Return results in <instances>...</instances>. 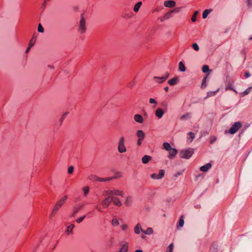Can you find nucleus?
<instances>
[{
  "instance_id": "obj_37",
  "label": "nucleus",
  "mask_w": 252,
  "mask_h": 252,
  "mask_svg": "<svg viewBox=\"0 0 252 252\" xmlns=\"http://www.w3.org/2000/svg\"><path fill=\"white\" fill-rule=\"evenodd\" d=\"M105 193L108 195V197H114V190H110L108 191H105Z\"/></svg>"
},
{
  "instance_id": "obj_38",
  "label": "nucleus",
  "mask_w": 252,
  "mask_h": 252,
  "mask_svg": "<svg viewBox=\"0 0 252 252\" xmlns=\"http://www.w3.org/2000/svg\"><path fill=\"white\" fill-rule=\"evenodd\" d=\"M198 13H199L198 11H195V12L194 13L193 15L192 16V17H191L192 22H194L196 21V17H197V15H198Z\"/></svg>"
},
{
  "instance_id": "obj_64",
  "label": "nucleus",
  "mask_w": 252,
  "mask_h": 252,
  "mask_svg": "<svg viewBox=\"0 0 252 252\" xmlns=\"http://www.w3.org/2000/svg\"><path fill=\"white\" fill-rule=\"evenodd\" d=\"M135 252H143L141 250H137L135 251Z\"/></svg>"
},
{
  "instance_id": "obj_5",
  "label": "nucleus",
  "mask_w": 252,
  "mask_h": 252,
  "mask_svg": "<svg viewBox=\"0 0 252 252\" xmlns=\"http://www.w3.org/2000/svg\"><path fill=\"white\" fill-rule=\"evenodd\" d=\"M242 123L240 122L234 123L229 129V133L231 134H235L241 127Z\"/></svg>"
},
{
  "instance_id": "obj_31",
  "label": "nucleus",
  "mask_w": 252,
  "mask_h": 252,
  "mask_svg": "<svg viewBox=\"0 0 252 252\" xmlns=\"http://www.w3.org/2000/svg\"><path fill=\"white\" fill-rule=\"evenodd\" d=\"M142 3L141 1H139L137 2L134 7L133 10L134 12H137L138 11L141 5H142Z\"/></svg>"
},
{
  "instance_id": "obj_10",
  "label": "nucleus",
  "mask_w": 252,
  "mask_h": 252,
  "mask_svg": "<svg viewBox=\"0 0 252 252\" xmlns=\"http://www.w3.org/2000/svg\"><path fill=\"white\" fill-rule=\"evenodd\" d=\"M168 152L169 155L168 156V158L170 159L174 158L178 153L177 150L173 148L172 149H171V151H169Z\"/></svg>"
},
{
  "instance_id": "obj_4",
  "label": "nucleus",
  "mask_w": 252,
  "mask_h": 252,
  "mask_svg": "<svg viewBox=\"0 0 252 252\" xmlns=\"http://www.w3.org/2000/svg\"><path fill=\"white\" fill-rule=\"evenodd\" d=\"M125 142V138L124 137H121L119 139L118 145V151L120 153H124L126 151Z\"/></svg>"
},
{
  "instance_id": "obj_42",
  "label": "nucleus",
  "mask_w": 252,
  "mask_h": 252,
  "mask_svg": "<svg viewBox=\"0 0 252 252\" xmlns=\"http://www.w3.org/2000/svg\"><path fill=\"white\" fill-rule=\"evenodd\" d=\"M174 248V245L173 243L170 244L168 248H167L166 252H173V249Z\"/></svg>"
},
{
  "instance_id": "obj_62",
  "label": "nucleus",
  "mask_w": 252,
  "mask_h": 252,
  "mask_svg": "<svg viewBox=\"0 0 252 252\" xmlns=\"http://www.w3.org/2000/svg\"><path fill=\"white\" fill-rule=\"evenodd\" d=\"M142 141L143 140H140V139H138V140H137V145L138 146H141V144H142Z\"/></svg>"
},
{
  "instance_id": "obj_32",
  "label": "nucleus",
  "mask_w": 252,
  "mask_h": 252,
  "mask_svg": "<svg viewBox=\"0 0 252 252\" xmlns=\"http://www.w3.org/2000/svg\"><path fill=\"white\" fill-rule=\"evenodd\" d=\"M82 190L84 193V196L86 197L89 192L90 188L88 186H85L82 188Z\"/></svg>"
},
{
  "instance_id": "obj_7",
  "label": "nucleus",
  "mask_w": 252,
  "mask_h": 252,
  "mask_svg": "<svg viewBox=\"0 0 252 252\" xmlns=\"http://www.w3.org/2000/svg\"><path fill=\"white\" fill-rule=\"evenodd\" d=\"M111 202V197H107L102 201L101 204L103 206L104 208H107Z\"/></svg>"
},
{
  "instance_id": "obj_11",
  "label": "nucleus",
  "mask_w": 252,
  "mask_h": 252,
  "mask_svg": "<svg viewBox=\"0 0 252 252\" xmlns=\"http://www.w3.org/2000/svg\"><path fill=\"white\" fill-rule=\"evenodd\" d=\"M164 5L167 7H173L176 5V2L173 0H166L164 2Z\"/></svg>"
},
{
  "instance_id": "obj_50",
  "label": "nucleus",
  "mask_w": 252,
  "mask_h": 252,
  "mask_svg": "<svg viewBox=\"0 0 252 252\" xmlns=\"http://www.w3.org/2000/svg\"><path fill=\"white\" fill-rule=\"evenodd\" d=\"M34 45V43H29V46L26 50V53L27 54L30 51L31 48Z\"/></svg>"
},
{
  "instance_id": "obj_58",
  "label": "nucleus",
  "mask_w": 252,
  "mask_h": 252,
  "mask_svg": "<svg viewBox=\"0 0 252 252\" xmlns=\"http://www.w3.org/2000/svg\"><path fill=\"white\" fill-rule=\"evenodd\" d=\"M114 179L113 177L104 178L105 181H108Z\"/></svg>"
},
{
  "instance_id": "obj_21",
  "label": "nucleus",
  "mask_w": 252,
  "mask_h": 252,
  "mask_svg": "<svg viewBox=\"0 0 252 252\" xmlns=\"http://www.w3.org/2000/svg\"><path fill=\"white\" fill-rule=\"evenodd\" d=\"M184 216H181L179 219L178 224L177 226V228L178 229H180V228L184 226Z\"/></svg>"
},
{
  "instance_id": "obj_8",
  "label": "nucleus",
  "mask_w": 252,
  "mask_h": 252,
  "mask_svg": "<svg viewBox=\"0 0 252 252\" xmlns=\"http://www.w3.org/2000/svg\"><path fill=\"white\" fill-rule=\"evenodd\" d=\"M84 204L79 205L78 206H75L73 209V212L71 217H74L79 211L83 207Z\"/></svg>"
},
{
  "instance_id": "obj_23",
  "label": "nucleus",
  "mask_w": 252,
  "mask_h": 252,
  "mask_svg": "<svg viewBox=\"0 0 252 252\" xmlns=\"http://www.w3.org/2000/svg\"><path fill=\"white\" fill-rule=\"evenodd\" d=\"M191 117V113H187L185 114L182 115L180 117V119L181 120H187L190 119Z\"/></svg>"
},
{
  "instance_id": "obj_1",
  "label": "nucleus",
  "mask_w": 252,
  "mask_h": 252,
  "mask_svg": "<svg viewBox=\"0 0 252 252\" xmlns=\"http://www.w3.org/2000/svg\"><path fill=\"white\" fill-rule=\"evenodd\" d=\"M87 31L86 20L83 17V14L81 15V18L79 23L78 32L80 34H84Z\"/></svg>"
},
{
  "instance_id": "obj_40",
  "label": "nucleus",
  "mask_w": 252,
  "mask_h": 252,
  "mask_svg": "<svg viewBox=\"0 0 252 252\" xmlns=\"http://www.w3.org/2000/svg\"><path fill=\"white\" fill-rule=\"evenodd\" d=\"M89 179L93 181H97L98 177L95 175H91L89 176Z\"/></svg>"
},
{
  "instance_id": "obj_56",
  "label": "nucleus",
  "mask_w": 252,
  "mask_h": 252,
  "mask_svg": "<svg viewBox=\"0 0 252 252\" xmlns=\"http://www.w3.org/2000/svg\"><path fill=\"white\" fill-rule=\"evenodd\" d=\"M47 1H46V0H44V2L43 3L42 5V8L43 10H44L45 8V6H46V3L47 2Z\"/></svg>"
},
{
  "instance_id": "obj_51",
  "label": "nucleus",
  "mask_w": 252,
  "mask_h": 252,
  "mask_svg": "<svg viewBox=\"0 0 252 252\" xmlns=\"http://www.w3.org/2000/svg\"><path fill=\"white\" fill-rule=\"evenodd\" d=\"M217 140V137L214 136H212L211 137V138H210V142L211 144H213Z\"/></svg>"
},
{
  "instance_id": "obj_63",
  "label": "nucleus",
  "mask_w": 252,
  "mask_h": 252,
  "mask_svg": "<svg viewBox=\"0 0 252 252\" xmlns=\"http://www.w3.org/2000/svg\"><path fill=\"white\" fill-rule=\"evenodd\" d=\"M168 87H165L164 88V90H165V92H168Z\"/></svg>"
},
{
  "instance_id": "obj_25",
  "label": "nucleus",
  "mask_w": 252,
  "mask_h": 252,
  "mask_svg": "<svg viewBox=\"0 0 252 252\" xmlns=\"http://www.w3.org/2000/svg\"><path fill=\"white\" fill-rule=\"evenodd\" d=\"M141 231L146 235H151L153 233V230L151 227H148L146 230L141 229Z\"/></svg>"
},
{
  "instance_id": "obj_61",
  "label": "nucleus",
  "mask_w": 252,
  "mask_h": 252,
  "mask_svg": "<svg viewBox=\"0 0 252 252\" xmlns=\"http://www.w3.org/2000/svg\"><path fill=\"white\" fill-rule=\"evenodd\" d=\"M245 76L246 77L248 78L251 76V75L249 72H247L245 73Z\"/></svg>"
},
{
  "instance_id": "obj_26",
  "label": "nucleus",
  "mask_w": 252,
  "mask_h": 252,
  "mask_svg": "<svg viewBox=\"0 0 252 252\" xmlns=\"http://www.w3.org/2000/svg\"><path fill=\"white\" fill-rule=\"evenodd\" d=\"M218 91L219 89L213 92H208L207 94V96L204 98V99H207L209 97L215 95Z\"/></svg>"
},
{
  "instance_id": "obj_14",
  "label": "nucleus",
  "mask_w": 252,
  "mask_h": 252,
  "mask_svg": "<svg viewBox=\"0 0 252 252\" xmlns=\"http://www.w3.org/2000/svg\"><path fill=\"white\" fill-rule=\"evenodd\" d=\"M164 113V111L161 108H158L155 112L156 116L159 119L162 118Z\"/></svg>"
},
{
  "instance_id": "obj_46",
  "label": "nucleus",
  "mask_w": 252,
  "mask_h": 252,
  "mask_svg": "<svg viewBox=\"0 0 252 252\" xmlns=\"http://www.w3.org/2000/svg\"><path fill=\"white\" fill-rule=\"evenodd\" d=\"M192 47L196 51H198L199 50V46L198 45V44L196 43H193L192 45Z\"/></svg>"
},
{
  "instance_id": "obj_12",
  "label": "nucleus",
  "mask_w": 252,
  "mask_h": 252,
  "mask_svg": "<svg viewBox=\"0 0 252 252\" xmlns=\"http://www.w3.org/2000/svg\"><path fill=\"white\" fill-rule=\"evenodd\" d=\"M174 10H171L169 12L166 13L163 17L160 18L161 22H163L165 20L168 19L171 17V14L173 13Z\"/></svg>"
},
{
  "instance_id": "obj_27",
  "label": "nucleus",
  "mask_w": 252,
  "mask_h": 252,
  "mask_svg": "<svg viewBox=\"0 0 252 252\" xmlns=\"http://www.w3.org/2000/svg\"><path fill=\"white\" fill-rule=\"evenodd\" d=\"M128 250V243H126L123 245L121 249L120 250L119 252H127Z\"/></svg>"
},
{
  "instance_id": "obj_24",
  "label": "nucleus",
  "mask_w": 252,
  "mask_h": 252,
  "mask_svg": "<svg viewBox=\"0 0 252 252\" xmlns=\"http://www.w3.org/2000/svg\"><path fill=\"white\" fill-rule=\"evenodd\" d=\"M141 229H142L141 227V225L140 223H137L136 226L134 227V232L137 234H139L140 233V231H141Z\"/></svg>"
},
{
  "instance_id": "obj_33",
  "label": "nucleus",
  "mask_w": 252,
  "mask_h": 252,
  "mask_svg": "<svg viewBox=\"0 0 252 252\" xmlns=\"http://www.w3.org/2000/svg\"><path fill=\"white\" fill-rule=\"evenodd\" d=\"M114 195L124 196V192L122 190L116 189L114 190Z\"/></svg>"
},
{
  "instance_id": "obj_59",
  "label": "nucleus",
  "mask_w": 252,
  "mask_h": 252,
  "mask_svg": "<svg viewBox=\"0 0 252 252\" xmlns=\"http://www.w3.org/2000/svg\"><path fill=\"white\" fill-rule=\"evenodd\" d=\"M97 181H99V182H104L105 180H104V178H99V177H98Z\"/></svg>"
},
{
  "instance_id": "obj_20",
  "label": "nucleus",
  "mask_w": 252,
  "mask_h": 252,
  "mask_svg": "<svg viewBox=\"0 0 252 252\" xmlns=\"http://www.w3.org/2000/svg\"><path fill=\"white\" fill-rule=\"evenodd\" d=\"M74 227V224H70L69 226H68L65 231V233L66 235H70L72 233V230L73 228Z\"/></svg>"
},
{
  "instance_id": "obj_19",
  "label": "nucleus",
  "mask_w": 252,
  "mask_h": 252,
  "mask_svg": "<svg viewBox=\"0 0 252 252\" xmlns=\"http://www.w3.org/2000/svg\"><path fill=\"white\" fill-rule=\"evenodd\" d=\"M218 244L217 243H213L210 249L209 252H217Z\"/></svg>"
},
{
  "instance_id": "obj_34",
  "label": "nucleus",
  "mask_w": 252,
  "mask_h": 252,
  "mask_svg": "<svg viewBox=\"0 0 252 252\" xmlns=\"http://www.w3.org/2000/svg\"><path fill=\"white\" fill-rule=\"evenodd\" d=\"M233 90L234 91L236 92V91L233 89V88L232 87L231 83H230L229 82H228L226 83V86H225V90L227 91V90Z\"/></svg>"
},
{
  "instance_id": "obj_18",
  "label": "nucleus",
  "mask_w": 252,
  "mask_h": 252,
  "mask_svg": "<svg viewBox=\"0 0 252 252\" xmlns=\"http://www.w3.org/2000/svg\"><path fill=\"white\" fill-rule=\"evenodd\" d=\"M169 76V73H166V75L164 76H162L161 77H158V76H155L154 77V79H159L160 81H159V83H161L162 82H163L164 81H165L167 78H168Z\"/></svg>"
},
{
  "instance_id": "obj_17",
  "label": "nucleus",
  "mask_w": 252,
  "mask_h": 252,
  "mask_svg": "<svg viewBox=\"0 0 252 252\" xmlns=\"http://www.w3.org/2000/svg\"><path fill=\"white\" fill-rule=\"evenodd\" d=\"M111 198H112V202H113L115 205H116L118 206H122V204L118 197H111Z\"/></svg>"
},
{
  "instance_id": "obj_60",
  "label": "nucleus",
  "mask_w": 252,
  "mask_h": 252,
  "mask_svg": "<svg viewBox=\"0 0 252 252\" xmlns=\"http://www.w3.org/2000/svg\"><path fill=\"white\" fill-rule=\"evenodd\" d=\"M126 228H127V225L126 224H123L122 226V229L123 230H125Z\"/></svg>"
},
{
  "instance_id": "obj_43",
  "label": "nucleus",
  "mask_w": 252,
  "mask_h": 252,
  "mask_svg": "<svg viewBox=\"0 0 252 252\" xmlns=\"http://www.w3.org/2000/svg\"><path fill=\"white\" fill-rule=\"evenodd\" d=\"M112 224L114 226H116L118 225L119 224L118 220L116 219H113L112 220Z\"/></svg>"
},
{
  "instance_id": "obj_6",
  "label": "nucleus",
  "mask_w": 252,
  "mask_h": 252,
  "mask_svg": "<svg viewBox=\"0 0 252 252\" xmlns=\"http://www.w3.org/2000/svg\"><path fill=\"white\" fill-rule=\"evenodd\" d=\"M164 174V170L161 169L159 170L158 174L153 173L151 174V177L153 179H160L163 177Z\"/></svg>"
},
{
  "instance_id": "obj_55",
  "label": "nucleus",
  "mask_w": 252,
  "mask_h": 252,
  "mask_svg": "<svg viewBox=\"0 0 252 252\" xmlns=\"http://www.w3.org/2000/svg\"><path fill=\"white\" fill-rule=\"evenodd\" d=\"M246 2L249 7H252V0H247Z\"/></svg>"
},
{
  "instance_id": "obj_44",
  "label": "nucleus",
  "mask_w": 252,
  "mask_h": 252,
  "mask_svg": "<svg viewBox=\"0 0 252 252\" xmlns=\"http://www.w3.org/2000/svg\"><path fill=\"white\" fill-rule=\"evenodd\" d=\"M37 30L38 32L41 33H43L44 32V29L41 24L38 25Z\"/></svg>"
},
{
  "instance_id": "obj_57",
  "label": "nucleus",
  "mask_w": 252,
  "mask_h": 252,
  "mask_svg": "<svg viewBox=\"0 0 252 252\" xmlns=\"http://www.w3.org/2000/svg\"><path fill=\"white\" fill-rule=\"evenodd\" d=\"M182 174H183V171H179V172H177L175 174L174 176L178 177V176H180V175H182Z\"/></svg>"
},
{
  "instance_id": "obj_36",
  "label": "nucleus",
  "mask_w": 252,
  "mask_h": 252,
  "mask_svg": "<svg viewBox=\"0 0 252 252\" xmlns=\"http://www.w3.org/2000/svg\"><path fill=\"white\" fill-rule=\"evenodd\" d=\"M68 112H66L64 113L63 115L62 116L60 120V125L61 126L63 124V120H64L65 118L67 116Z\"/></svg>"
},
{
  "instance_id": "obj_53",
  "label": "nucleus",
  "mask_w": 252,
  "mask_h": 252,
  "mask_svg": "<svg viewBox=\"0 0 252 252\" xmlns=\"http://www.w3.org/2000/svg\"><path fill=\"white\" fill-rule=\"evenodd\" d=\"M121 177H122L121 173L120 172H117L115 173V176H113V178L114 179H116L117 178H119Z\"/></svg>"
},
{
  "instance_id": "obj_49",
  "label": "nucleus",
  "mask_w": 252,
  "mask_h": 252,
  "mask_svg": "<svg viewBox=\"0 0 252 252\" xmlns=\"http://www.w3.org/2000/svg\"><path fill=\"white\" fill-rule=\"evenodd\" d=\"M85 217H86V215H84L80 218H78L76 220V221L77 223H80L85 218Z\"/></svg>"
},
{
  "instance_id": "obj_52",
  "label": "nucleus",
  "mask_w": 252,
  "mask_h": 252,
  "mask_svg": "<svg viewBox=\"0 0 252 252\" xmlns=\"http://www.w3.org/2000/svg\"><path fill=\"white\" fill-rule=\"evenodd\" d=\"M74 167L72 166H70L68 168V174H71L73 172Z\"/></svg>"
},
{
  "instance_id": "obj_45",
  "label": "nucleus",
  "mask_w": 252,
  "mask_h": 252,
  "mask_svg": "<svg viewBox=\"0 0 252 252\" xmlns=\"http://www.w3.org/2000/svg\"><path fill=\"white\" fill-rule=\"evenodd\" d=\"M132 200V198L131 197H128L126 198V201H125V204L126 206H129L130 205V203Z\"/></svg>"
},
{
  "instance_id": "obj_22",
  "label": "nucleus",
  "mask_w": 252,
  "mask_h": 252,
  "mask_svg": "<svg viewBox=\"0 0 252 252\" xmlns=\"http://www.w3.org/2000/svg\"><path fill=\"white\" fill-rule=\"evenodd\" d=\"M152 159V157L148 155H145L142 158V162L144 164H146L149 162Z\"/></svg>"
},
{
  "instance_id": "obj_35",
  "label": "nucleus",
  "mask_w": 252,
  "mask_h": 252,
  "mask_svg": "<svg viewBox=\"0 0 252 252\" xmlns=\"http://www.w3.org/2000/svg\"><path fill=\"white\" fill-rule=\"evenodd\" d=\"M252 89V87H249L246 90H245L241 94V96H243L248 94L250 93Z\"/></svg>"
},
{
  "instance_id": "obj_2",
  "label": "nucleus",
  "mask_w": 252,
  "mask_h": 252,
  "mask_svg": "<svg viewBox=\"0 0 252 252\" xmlns=\"http://www.w3.org/2000/svg\"><path fill=\"white\" fill-rule=\"evenodd\" d=\"M193 153L192 148H188L182 150L180 153V157L183 158L189 159Z\"/></svg>"
},
{
  "instance_id": "obj_48",
  "label": "nucleus",
  "mask_w": 252,
  "mask_h": 252,
  "mask_svg": "<svg viewBox=\"0 0 252 252\" xmlns=\"http://www.w3.org/2000/svg\"><path fill=\"white\" fill-rule=\"evenodd\" d=\"M149 102H150V103H152V104H155V105H157V101H156L155 99H154V98H150V99H149ZM155 106H156V105H154V106H153V108H155Z\"/></svg>"
},
{
  "instance_id": "obj_15",
  "label": "nucleus",
  "mask_w": 252,
  "mask_h": 252,
  "mask_svg": "<svg viewBox=\"0 0 252 252\" xmlns=\"http://www.w3.org/2000/svg\"><path fill=\"white\" fill-rule=\"evenodd\" d=\"M179 81L178 77H175L173 78L170 79L168 81V83L171 86H174L177 84Z\"/></svg>"
},
{
  "instance_id": "obj_47",
  "label": "nucleus",
  "mask_w": 252,
  "mask_h": 252,
  "mask_svg": "<svg viewBox=\"0 0 252 252\" xmlns=\"http://www.w3.org/2000/svg\"><path fill=\"white\" fill-rule=\"evenodd\" d=\"M188 135L189 136V139H190V142H192L193 139L194 138V134L192 132H189L188 133Z\"/></svg>"
},
{
  "instance_id": "obj_9",
  "label": "nucleus",
  "mask_w": 252,
  "mask_h": 252,
  "mask_svg": "<svg viewBox=\"0 0 252 252\" xmlns=\"http://www.w3.org/2000/svg\"><path fill=\"white\" fill-rule=\"evenodd\" d=\"M136 136L138 137V139H140V140H143L145 138V134L142 130H138L137 131Z\"/></svg>"
},
{
  "instance_id": "obj_13",
  "label": "nucleus",
  "mask_w": 252,
  "mask_h": 252,
  "mask_svg": "<svg viewBox=\"0 0 252 252\" xmlns=\"http://www.w3.org/2000/svg\"><path fill=\"white\" fill-rule=\"evenodd\" d=\"M212 167V164L210 163H208L205 165L202 166L200 169L201 171L203 172L208 171Z\"/></svg>"
},
{
  "instance_id": "obj_30",
  "label": "nucleus",
  "mask_w": 252,
  "mask_h": 252,
  "mask_svg": "<svg viewBox=\"0 0 252 252\" xmlns=\"http://www.w3.org/2000/svg\"><path fill=\"white\" fill-rule=\"evenodd\" d=\"M179 69L182 72L186 71V67L182 62H180L179 63Z\"/></svg>"
},
{
  "instance_id": "obj_28",
  "label": "nucleus",
  "mask_w": 252,
  "mask_h": 252,
  "mask_svg": "<svg viewBox=\"0 0 252 252\" xmlns=\"http://www.w3.org/2000/svg\"><path fill=\"white\" fill-rule=\"evenodd\" d=\"M163 146L167 151H171V149H172L170 144L168 142H164L163 144Z\"/></svg>"
},
{
  "instance_id": "obj_39",
  "label": "nucleus",
  "mask_w": 252,
  "mask_h": 252,
  "mask_svg": "<svg viewBox=\"0 0 252 252\" xmlns=\"http://www.w3.org/2000/svg\"><path fill=\"white\" fill-rule=\"evenodd\" d=\"M202 71L204 73H207V72H208L209 71V70H210L209 66L207 65H203V67H202Z\"/></svg>"
},
{
  "instance_id": "obj_3",
  "label": "nucleus",
  "mask_w": 252,
  "mask_h": 252,
  "mask_svg": "<svg viewBox=\"0 0 252 252\" xmlns=\"http://www.w3.org/2000/svg\"><path fill=\"white\" fill-rule=\"evenodd\" d=\"M67 198V196L66 195H65L64 197L62 198L59 201H58L56 203L53 209L51 215H53L54 214H55L56 212L59 210L60 207H61L63 206V205L64 203Z\"/></svg>"
},
{
  "instance_id": "obj_16",
  "label": "nucleus",
  "mask_w": 252,
  "mask_h": 252,
  "mask_svg": "<svg viewBox=\"0 0 252 252\" xmlns=\"http://www.w3.org/2000/svg\"><path fill=\"white\" fill-rule=\"evenodd\" d=\"M134 120L139 123H142L143 122V118L142 116L140 114H136L134 116Z\"/></svg>"
},
{
  "instance_id": "obj_29",
  "label": "nucleus",
  "mask_w": 252,
  "mask_h": 252,
  "mask_svg": "<svg viewBox=\"0 0 252 252\" xmlns=\"http://www.w3.org/2000/svg\"><path fill=\"white\" fill-rule=\"evenodd\" d=\"M211 9H205L202 14V18L203 19H205L207 17L208 15L210 14V13L211 12Z\"/></svg>"
},
{
  "instance_id": "obj_54",
  "label": "nucleus",
  "mask_w": 252,
  "mask_h": 252,
  "mask_svg": "<svg viewBox=\"0 0 252 252\" xmlns=\"http://www.w3.org/2000/svg\"><path fill=\"white\" fill-rule=\"evenodd\" d=\"M35 41H36V37L34 36V35H33V36L32 37V38H31V39L30 40L29 43H34V44Z\"/></svg>"
},
{
  "instance_id": "obj_41",
  "label": "nucleus",
  "mask_w": 252,
  "mask_h": 252,
  "mask_svg": "<svg viewBox=\"0 0 252 252\" xmlns=\"http://www.w3.org/2000/svg\"><path fill=\"white\" fill-rule=\"evenodd\" d=\"M206 78H207V77H205L202 80V83H201V88H202V89L205 88L207 86L206 85Z\"/></svg>"
}]
</instances>
